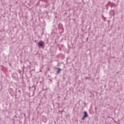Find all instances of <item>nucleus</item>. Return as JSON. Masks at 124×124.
I'll return each mask as SVG.
<instances>
[{
    "label": "nucleus",
    "mask_w": 124,
    "mask_h": 124,
    "mask_svg": "<svg viewBox=\"0 0 124 124\" xmlns=\"http://www.w3.org/2000/svg\"><path fill=\"white\" fill-rule=\"evenodd\" d=\"M44 45V42L41 41V42H39L38 43V46L39 47H42L43 46V45Z\"/></svg>",
    "instance_id": "f257e3e1"
},
{
    "label": "nucleus",
    "mask_w": 124,
    "mask_h": 124,
    "mask_svg": "<svg viewBox=\"0 0 124 124\" xmlns=\"http://www.w3.org/2000/svg\"><path fill=\"white\" fill-rule=\"evenodd\" d=\"M83 113H84V115H83L84 118H87L88 116V112H87V111H84Z\"/></svg>",
    "instance_id": "f03ea898"
},
{
    "label": "nucleus",
    "mask_w": 124,
    "mask_h": 124,
    "mask_svg": "<svg viewBox=\"0 0 124 124\" xmlns=\"http://www.w3.org/2000/svg\"><path fill=\"white\" fill-rule=\"evenodd\" d=\"M61 71H62V69L58 68L57 69V74H60V73H61Z\"/></svg>",
    "instance_id": "7ed1b4c3"
},
{
    "label": "nucleus",
    "mask_w": 124,
    "mask_h": 124,
    "mask_svg": "<svg viewBox=\"0 0 124 124\" xmlns=\"http://www.w3.org/2000/svg\"><path fill=\"white\" fill-rule=\"evenodd\" d=\"M85 118H86V117H84V116H83V117H82V120H85Z\"/></svg>",
    "instance_id": "20e7f679"
},
{
    "label": "nucleus",
    "mask_w": 124,
    "mask_h": 124,
    "mask_svg": "<svg viewBox=\"0 0 124 124\" xmlns=\"http://www.w3.org/2000/svg\"><path fill=\"white\" fill-rule=\"evenodd\" d=\"M19 93H20V92H21L20 90L18 91Z\"/></svg>",
    "instance_id": "39448f33"
},
{
    "label": "nucleus",
    "mask_w": 124,
    "mask_h": 124,
    "mask_svg": "<svg viewBox=\"0 0 124 124\" xmlns=\"http://www.w3.org/2000/svg\"><path fill=\"white\" fill-rule=\"evenodd\" d=\"M87 39H89V38H87Z\"/></svg>",
    "instance_id": "423d86ee"
},
{
    "label": "nucleus",
    "mask_w": 124,
    "mask_h": 124,
    "mask_svg": "<svg viewBox=\"0 0 124 124\" xmlns=\"http://www.w3.org/2000/svg\"><path fill=\"white\" fill-rule=\"evenodd\" d=\"M82 1H84V0H82Z\"/></svg>",
    "instance_id": "0eeeda50"
},
{
    "label": "nucleus",
    "mask_w": 124,
    "mask_h": 124,
    "mask_svg": "<svg viewBox=\"0 0 124 124\" xmlns=\"http://www.w3.org/2000/svg\"><path fill=\"white\" fill-rule=\"evenodd\" d=\"M40 72H41V70H40Z\"/></svg>",
    "instance_id": "6e6552de"
},
{
    "label": "nucleus",
    "mask_w": 124,
    "mask_h": 124,
    "mask_svg": "<svg viewBox=\"0 0 124 124\" xmlns=\"http://www.w3.org/2000/svg\"><path fill=\"white\" fill-rule=\"evenodd\" d=\"M86 79H88V78H86Z\"/></svg>",
    "instance_id": "1a4fd4ad"
},
{
    "label": "nucleus",
    "mask_w": 124,
    "mask_h": 124,
    "mask_svg": "<svg viewBox=\"0 0 124 124\" xmlns=\"http://www.w3.org/2000/svg\"><path fill=\"white\" fill-rule=\"evenodd\" d=\"M90 93H92V92H90Z\"/></svg>",
    "instance_id": "9d476101"
}]
</instances>
